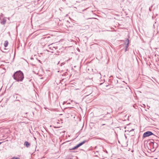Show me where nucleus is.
I'll list each match as a JSON object with an SVG mask.
<instances>
[{
  "label": "nucleus",
  "mask_w": 159,
  "mask_h": 159,
  "mask_svg": "<svg viewBox=\"0 0 159 159\" xmlns=\"http://www.w3.org/2000/svg\"><path fill=\"white\" fill-rule=\"evenodd\" d=\"M13 78L17 82H22L24 78V74L20 70L16 71L12 75Z\"/></svg>",
  "instance_id": "nucleus-1"
},
{
  "label": "nucleus",
  "mask_w": 159,
  "mask_h": 159,
  "mask_svg": "<svg viewBox=\"0 0 159 159\" xmlns=\"http://www.w3.org/2000/svg\"><path fill=\"white\" fill-rule=\"evenodd\" d=\"M149 145L150 146L151 150L154 151L158 147V144L157 143L154 142H151L149 143Z\"/></svg>",
  "instance_id": "nucleus-2"
},
{
  "label": "nucleus",
  "mask_w": 159,
  "mask_h": 159,
  "mask_svg": "<svg viewBox=\"0 0 159 159\" xmlns=\"http://www.w3.org/2000/svg\"><path fill=\"white\" fill-rule=\"evenodd\" d=\"M152 135L155 136V135L152 132L150 131H147L145 132L143 134V138H145L146 137H148Z\"/></svg>",
  "instance_id": "nucleus-3"
},
{
  "label": "nucleus",
  "mask_w": 159,
  "mask_h": 159,
  "mask_svg": "<svg viewBox=\"0 0 159 159\" xmlns=\"http://www.w3.org/2000/svg\"><path fill=\"white\" fill-rule=\"evenodd\" d=\"M86 142H87V140H84L82 142H81L79 144H78L76 146H77V147L78 148L79 147H80V146H81V145H83L84 144V143H85Z\"/></svg>",
  "instance_id": "nucleus-4"
},
{
  "label": "nucleus",
  "mask_w": 159,
  "mask_h": 159,
  "mask_svg": "<svg viewBox=\"0 0 159 159\" xmlns=\"http://www.w3.org/2000/svg\"><path fill=\"white\" fill-rule=\"evenodd\" d=\"M125 43H127V44H126V48L125 50V51L126 52L127 51V48H128V47L129 46V40L128 39H127L126 40H125Z\"/></svg>",
  "instance_id": "nucleus-5"
},
{
  "label": "nucleus",
  "mask_w": 159,
  "mask_h": 159,
  "mask_svg": "<svg viewBox=\"0 0 159 159\" xmlns=\"http://www.w3.org/2000/svg\"><path fill=\"white\" fill-rule=\"evenodd\" d=\"M24 145L28 148L30 146V143L27 141H25L24 143Z\"/></svg>",
  "instance_id": "nucleus-6"
},
{
  "label": "nucleus",
  "mask_w": 159,
  "mask_h": 159,
  "mask_svg": "<svg viewBox=\"0 0 159 159\" xmlns=\"http://www.w3.org/2000/svg\"><path fill=\"white\" fill-rule=\"evenodd\" d=\"M8 44V42L7 41H6L4 44V45L5 47H7Z\"/></svg>",
  "instance_id": "nucleus-7"
},
{
  "label": "nucleus",
  "mask_w": 159,
  "mask_h": 159,
  "mask_svg": "<svg viewBox=\"0 0 159 159\" xmlns=\"http://www.w3.org/2000/svg\"><path fill=\"white\" fill-rule=\"evenodd\" d=\"M78 148L77 147V146H76L75 147H73V148H70L69 149L70 150H74V149H76L77 148Z\"/></svg>",
  "instance_id": "nucleus-8"
},
{
  "label": "nucleus",
  "mask_w": 159,
  "mask_h": 159,
  "mask_svg": "<svg viewBox=\"0 0 159 159\" xmlns=\"http://www.w3.org/2000/svg\"><path fill=\"white\" fill-rule=\"evenodd\" d=\"M6 22V20H3L1 22V23L3 25H4Z\"/></svg>",
  "instance_id": "nucleus-9"
},
{
  "label": "nucleus",
  "mask_w": 159,
  "mask_h": 159,
  "mask_svg": "<svg viewBox=\"0 0 159 159\" xmlns=\"http://www.w3.org/2000/svg\"><path fill=\"white\" fill-rule=\"evenodd\" d=\"M11 159H20L19 157H14Z\"/></svg>",
  "instance_id": "nucleus-10"
},
{
  "label": "nucleus",
  "mask_w": 159,
  "mask_h": 159,
  "mask_svg": "<svg viewBox=\"0 0 159 159\" xmlns=\"http://www.w3.org/2000/svg\"><path fill=\"white\" fill-rule=\"evenodd\" d=\"M134 129H131V130H128L127 131H129V132H131V131H134Z\"/></svg>",
  "instance_id": "nucleus-11"
},
{
  "label": "nucleus",
  "mask_w": 159,
  "mask_h": 159,
  "mask_svg": "<svg viewBox=\"0 0 159 159\" xmlns=\"http://www.w3.org/2000/svg\"><path fill=\"white\" fill-rule=\"evenodd\" d=\"M104 152H105L106 153H108L106 149H105V150H104Z\"/></svg>",
  "instance_id": "nucleus-12"
},
{
  "label": "nucleus",
  "mask_w": 159,
  "mask_h": 159,
  "mask_svg": "<svg viewBox=\"0 0 159 159\" xmlns=\"http://www.w3.org/2000/svg\"><path fill=\"white\" fill-rule=\"evenodd\" d=\"M53 127L55 128H59V127H56V126H53Z\"/></svg>",
  "instance_id": "nucleus-13"
},
{
  "label": "nucleus",
  "mask_w": 159,
  "mask_h": 159,
  "mask_svg": "<svg viewBox=\"0 0 159 159\" xmlns=\"http://www.w3.org/2000/svg\"><path fill=\"white\" fill-rule=\"evenodd\" d=\"M106 125V124H102V125L103 126V125Z\"/></svg>",
  "instance_id": "nucleus-14"
},
{
  "label": "nucleus",
  "mask_w": 159,
  "mask_h": 159,
  "mask_svg": "<svg viewBox=\"0 0 159 159\" xmlns=\"http://www.w3.org/2000/svg\"><path fill=\"white\" fill-rule=\"evenodd\" d=\"M64 64V63H61V66H62V64Z\"/></svg>",
  "instance_id": "nucleus-15"
},
{
  "label": "nucleus",
  "mask_w": 159,
  "mask_h": 159,
  "mask_svg": "<svg viewBox=\"0 0 159 159\" xmlns=\"http://www.w3.org/2000/svg\"><path fill=\"white\" fill-rule=\"evenodd\" d=\"M70 60V59H69L68 60H67V61H69Z\"/></svg>",
  "instance_id": "nucleus-16"
},
{
  "label": "nucleus",
  "mask_w": 159,
  "mask_h": 159,
  "mask_svg": "<svg viewBox=\"0 0 159 159\" xmlns=\"http://www.w3.org/2000/svg\"><path fill=\"white\" fill-rule=\"evenodd\" d=\"M59 61L58 62V63L57 64H59Z\"/></svg>",
  "instance_id": "nucleus-17"
},
{
  "label": "nucleus",
  "mask_w": 159,
  "mask_h": 159,
  "mask_svg": "<svg viewBox=\"0 0 159 159\" xmlns=\"http://www.w3.org/2000/svg\"><path fill=\"white\" fill-rule=\"evenodd\" d=\"M149 10H150H150H151V9H150V8H149Z\"/></svg>",
  "instance_id": "nucleus-18"
},
{
  "label": "nucleus",
  "mask_w": 159,
  "mask_h": 159,
  "mask_svg": "<svg viewBox=\"0 0 159 159\" xmlns=\"http://www.w3.org/2000/svg\"><path fill=\"white\" fill-rule=\"evenodd\" d=\"M2 143L1 142H0V145Z\"/></svg>",
  "instance_id": "nucleus-19"
},
{
  "label": "nucleus",
  "mask_w": 159,
  "mask_h": 159,
  "mask_svg": "<svg viewBox=\"0 0 159 159\" xmlns=\"http://www.w3.org/2000/svg\"><path fill=\"white\" fill-rule=\"evenodd\" d=\"M107 127H109V126H108V125H107Z\"/></svg>",
  "instance_id": "nucleus-20"
},
{
  "label": "nucleus",
  "mask_w": 159,
  "mask_h": 159,
  "mask_svg": "<svg viewBox=\"0 0 159 159\" xmlns=\"http://www.w3.org/2000/svg\"><path fill=\"white\" fill-rule=\"evenodd\" d=\"M65 132V131H64L63 132H64H64Z\"/></svg>",
  "instance_id": "nucleus-21"
},
{
  "label": "nucleus",
  "mask_w": 159,
  "mask_h": 159,
  "mask_svg": "<svg viewBox=\"0 0 159 159\" xmlns=\"http://www.w3.org/2000/svg\"><path fill=\"white\" fill-rule=\"evenodd\" d=\"M1 16L0 15V17H1Z\"/></svg>",
  "instance_id": "nucleus-22"
},
{
  "label": "nucleus",
  "mask_w": 159,
  "mask_h": 159,
  "mask_svg": "<svg viewBox=\"0 0 159 159\" xmlns=\"http://www.w3.org/2000/svg\"><path fill=\"white\" fill-rule=\"evenodd\" d=\"M1 16L0 15V17H1Z\"/></svg>",
  "instance_id": "nucleus-23"
}]
</instances>
